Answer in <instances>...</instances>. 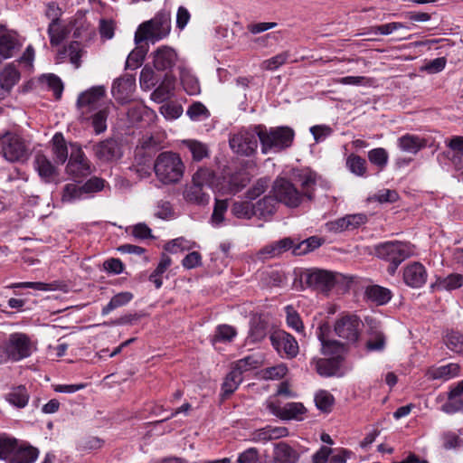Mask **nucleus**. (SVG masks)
I'll list each match as a JSON object with an SVG mask.
<instances>
[{
    "instance_id": "42",
    "label": "nucleus",
    "mask_w": 463,
    "mask_h": 463,
    "mask_svg": "<svg viewBox=\"0 0 463 463\" xmlns=\"http://www.w3.org/2000/svg\"><path fill=\"white\" fill-rule=\"evenodd\" d=\"M151 114L152 110L143 104L132 105L127 113L128 120L133 124L143 121L145 117H149Z\"/></svg>"
},
{
    "instance_id": "59",
    "label": "nucleus",
    "mask_w": 463,
    "mask_h": 463,
    "mask_svg": "<svg viewBox=\"0 0 463 463\" xmlns=\"http://www.w3.org/2000/svg\"><path fill=\"white\" fill-rule=\"evenodd\" d=\"M402 23L392 22L381 25L372 26L369 29V33L388 35L398 29L405 28Z\"/></svg>"
},
{
    "instance_id": "62",
    "label": "nucleus",
    "mask_w": 463,
    "mask_h": 463,
    "mask_svg": "<svg viewBox=\"0 0 463 463\" xmlns=\"http://www.w3.org/2000/svg\"><path fill=\"white\" fill-rule=\"evenodd\" d=\"M310 132L317 143L324 142L326 137H330L334 130L326 125H316L310 128Z\"/></svg>"
},
{
    "instance_id": "11",
    "label": "nucleus",
    "mask_w": 463,
    "mask_h": 463,
    "mask_svg": "<svg viewBox=\"0 0 463 463\" xmlns=\"http://www.w3.org/2000/svg\"><path fill=\"white\" fill-rule=\"evenodd\" d=\"M328 329L329 326L324 324L319 326L317 331V338L321 343V353L327 358L338 360L339 363L343 364L345 354L347 352L346 346L336 340H326L325 334Z\"/></svg>"
},
{
    "instance_id": "22",
    "label": "nucleus",
    "mask_w": 463,
    "mask_h": 463,
    "mask_svg": "<svg viewBox=\"0 0 463 463\" xmlns=\"http://www.w3.org/2000/svg\"><path fill=\"white\" fill-rule=\"evenodd\" d=\"M175 85V78L171 73L166 72L162 82L152 92L151 99L157 103H162L167 100L173 95Z\"/></svg>"
},
{
    "instance_id": "7",
    "label": "nucleus",
    "mask_w": 463,
    "mask_h": 463,
    "mask_svg": "<svg viewBox=\"0 0 463 463\" xmlns=\"http://www.w3.org/2000/svg\"><path fill=\"white\" fill-rule=\"evenodd\" d=\"M260 145H289L293 142L295 131L288 126L270 128L258 125Z\"/></svg>"
},
{
    "instance_id": "63",
    "label": "nucleus",
    "mask_w": 463,
    "mask_h": 463,
    "mask_svg": "<svg viewBox=\"0 0 463 463\" xmlns=\"http://www.w3.org/2000/svg\"><path fill=\"white\" fill-rule=\"evenodd\" d=\"M193 247L190 241H186L184 238H177L172 240L165 245V250L171 252L176 253L177 251H183L190 250Z\"/></svg>"
},
{
    "instance_id": "5",
    "label": "nucleus",
    "mask_w": 463,
    "mask_h": 463,
    "mask_svg": "<svg viewBox=\"0 0 463 463\" xmlns=\"http://www.w3.org/2000/svg\"><path fill=\"white\" fill-rule=\"evenodd\" d=\"M106 90L103 86H94L81 92L77 99V105L82 116H88L100 108L109 107L105 101Z\"/></svg>"
},
{
    "instance_id": "38",
    "label": "nucleus",
    "mask_w": 463,
    "mask_h": 463,
    "mask_svg": "<svg viewBox=\"0 0 463 463\" xmlns=\"http://www.w3.org/2000/svg\"><path fill=\"white\" fill-rule=\"evenodd\" d=\"M317 408L323 412H330L335 403L334 396L326 390H320L315 394Z\"/></svg>"
},
{
    "instance_id": "48",
    "label": "nucleus",
    "mask_w": 463,
    "mask_h": 463,
    "mask_svg": "<svg viewBox=\"0 0 463 463\" xmlns=\"http://www.w3.org/2000/svg\"><path fill=\"white\" fill-rule=\"evenodd\" d=\"M82 49L80 48V43L79 42H71L64 50L61 52L62 54L68 53L70 57V61L74 65L76 69L80 68L81 64L80 58L82 56Z\"/></svg>"
},
{
    "instance_id": "54",
    "label": "nucleus",
    "mask_w": 463,
    "mask_h": 463,
    "mask_svg": "<svg viewBox=\"0 0 463 463\" xmlns=\"http://www.w3.org/2000/svg\"><path fill=\"white\" fill-rule=\"evenodd\" d=\"M139 83L140 87L145 90H150L156 86L157 79L155 71L151 68L145 66L140 72Z\"/></svg>"
},
{
    "instance_id": "26",
    "label": "nucleus",
    "mask_w": 463,
    "mask_h": 463,
    "mask_svg": "<svg viewBox=\"0 0 463 463\" xmlns=\"http://www.w3.org/2000/svg\"><path fill=\"white\" fill-rule=\"evenodd\" d=\"M35 167L42 179L46 183H51L58 177V172L52 164L43 155H38L35 158Z\"/></svg>"
},
{
    "instance_id": "24",
    "label": "nucleus",
    "mask_w": 463,
    "mask_h": 463,
    "mask_svg": "<svg viewBox=\"0 0 463 463\" xmlns=\"http://www.w3.org/2000/svg\"><path fill=\"white\" fill-rule=\"evenodd\" d=\"M463 287V275L451 273L445 278H438L436 282L431 285L433 290L452 291Z\"/></svg>"
},
{
    "instance_id": "53",
    "label": "nucleus",
    "mask_w": 463,
    "mask_h": 463,
    "mask_svg": "<svg viewBox=\"0 0 463 463\" xmlns=\"http://www.w3.org/2000/svg\"><path fill=\"white\" fill-rule=\"evenodd\" d=\"M228 209V202L227 200H215V204L213 208V212L212 214V223L214 226H219L224 221V214Z\"/></svg>"
},
{
    "instance_id": "51",
    "label": "nucleus",
    "mask_w": 463,
    "mask_h": 463,
    "mask_svg": "<svg viewBox=\"0 0 463 463\" xmlns=\"http://www.w3.org/2000/svg\"><path fill=\"white\" fill-rule=\"evenodd\" d=\"M321 245V241L317 237H310L298 245L293 249V254L294 255H302L307 254L309 251L314 250L315 249H317Z\"/></svg>"
},
{
    "instance_id": "34",
    "label": "nucleus",
    "mask_w": 463,
    "mask_h": 463,
    "mask_svg": "<svg viewBox=\"0 0 463 463\" xmlns=\"http://www.w3.org/2000/svg\"><path fill=\"white\" fill-rule=\"evenodd\" d=\"M70 33L67 27H61L60 22L56 20L51 21L48 26V34L50 43L52 46H58L63 40H65Z\"/></svg>"
},
{
    "instance_id": "43",
    "label": "nucleus",
    "mask_w": 463,
    "mask_h": 463,
    "mask_svg": "<svg viewBox=\"0 0 463 463\" xmlns=\"http://www.w3.org/2000/svg\"><path fill=\"white\" fill-rule=\"evenodd\" d=\"M444 343L451 351L463 354V335L458 331L448 332Z\"/></svg>"
},
{
    "instance_id": "58",
    "label": "nucleus",
    "mask_w": 463,
    "mask_h": 463,
    "mask_svg": "<svg viewBox=\"0 0 463 463\" xmlns=\"http://www.w3.org/2000/svg\"><path fill=\"white\" fill-rule=\"evenodd\" d=\"M186 114L193 120L207 118L210 116L209 110L201 102H194L187 109Z\"/></svg>"
},
{
    "instance_id": "61",
    "label": "nucleus",
    "mask_w": 463,
    "mask_h": 463,
    "mask_svg": "<svg viewBox=\"0 0 463 463\" xmlns=\"http://www.w3.org/2000/svg\"><path fill=\"white\" fill-rule=\"evenodd\" d=\"M146 51L143 49H137L131 52L126 61L127 69H137L138 68L143 61L145 60Z\"/></svg>"
},
{
    "instance_id": "8",
    "label": "nucleus",
    "mask_w": 463,
    "mask_h": 463,
    "mask_svg": "<svg viewBox=\"0 0 463 463\" xmlns=\"http://www.w3.org/2000/svg\"><path fill=\"white\" fill-rule=\"evenodd\" d=\"M271 192L277 202L288 207H298L301 203L302 194L292 183L285 178H277Z\"/></svg>"
},
{
    "instance_id": "30",
    "label": "nucleus",
    "mask_w": 463,
    "mask_h": 463,
    "mask_svg": "<svg viewBox=\"0 0 463 463\" xmlns=\"http://www.w3.org/2000/svg\"><path fill=\"white\" fill-rule=\"evenodd\" d=\"M29 392L24 385L15 386L6 393L5 400L16 408H24L29 402Z\"/></svg>"
},
{
    "instance_id": "10",
    "label": "nucleus",
    "mask_w": 463,
    "mask_h": 463,
    "mask_svg": "<svg viewBox=\"0 0 463 463\" xmlns=\"http://www.w3.org/2000/svg\"><path fill=\"white\" fill-rule=\"evenodd\" d=\"M305 281L308 287L327 293L335 287L336 275L328 270L313 269L305 273Z\"/></svg>"
},
{
    "instance_id": "57",
    "label": "nucleus",
    "mask_w": 463,
    "mask_h": 463,
    "mask_svg": "<svg viewBox=\"0 0 463 463\" xmlns=\"http://www.w3.org/2000/svg\"><path fill=\"white\" fill-rule=\"evenodd\" d=\"M16 439L0 437V459L10 463Z\"/></svg>"
},
{
    "instance_id": "3",
    "label": "nucleus",
    "mask_w": 463,
    "mask_h": 463,
    "mask_svg": "<svg viewBox=\"0 0 463 463\" xmlns=\"http://www.w3.org/2000/svg\"><path fill=\"white\" fill-rule=\"evenodd\" d=\"M214 180L213 171L206 168L198 169L192 177V184H187L184 191V199L192 203L205 205L209 203L210 195L204 191L210 188Z\"/></svg>"
},
{
    "instance_id": "40",
    "label": "nucleus",
    "mask_w": 463,
    "mask_h": 463,
    "mask_svg": "<svg viewBox=\"0 0 463 463\" xmlns=\"http://www.w3.org/2000/svg\"><path fill=\"white\" fill-rule=\"evenodd\" d=\"M40 81L46 83L49 90L53 91L56 99H61L63 91V83L61 80L55 74H43L40 77Z\"/></svg>"
},
{
    "instance_id": "47",
    "label": "nucleus",
    "mask_w": 463,
    "mask_h": 463,
    "mask_svg": "<svg viewBox=\"0 0 463 463\" xmlns=\"http://www.w3.org/2000/svg\"><path fill=\"white\" fill-rule=\"evenodd\" d=\"M85 194L82 185L79 186L75 184H68L63 188L61 200L63 203H72L80 200Z\"/></svg>"
},
{
    "instance_id": "50",
    "label": "nucleus",
    "mask_w": 463,
    "mask_h": 463,
    "mask_svg": "<svg viewBox=\"0 0 463 463\" xmlns=\"http://www.w3.org/2000/svg\"><path fill=\"white\" fill-rule=\"evenodd\" d=\"M181 83L184 90L189 95H195L200 91V86L197 79L191 75L188 71H182L180 74Z\"/></svg>"
},
{
    "instance_id": "6",
    "label": "nucleus",
    "mask_w": 463,
    "mask_h": 463,
    "mask_svg": "<svg viewBox=\"0 0 463 463\" xmlns=\"http://www.w3.org/2000/svg\"><path fill=\"white\" fill-rule=\"evenodd\" d=\"M362 326V321L357 316L347 314L335 320L334 331L339 338L345 340L347 344H354L360 336Z\"/></svg>"
},
{
    "instance_id": "27",
    "label": "nucleus",
    "mask_w": 463,
    "mask_h": 463,
    "mask_svg": "<svg viewBox=\"0 0 463 463\" xmlns=\"http://www.w3.org/2000/svg\"><path fill=\"white\" fill-rule=\"evenodd\" d=\"M459 366L457 364L451 363L446 365L431 367L427 371V376L431 380H443L447 381L458 374Z\"/></svg>"
},
{
    "instance_id": "44",
    "label": "nucleus",
    "mask_w": 463,
    "mask_h": 463,
    "mask_svg": "<svg viewBox=\"0 0 463 463\" xmlns=\"http://www.w3.org/2000/svg\"><path fill=\"white\" fill-rule=\"evenodd\" d=\"M255 211L254 204L249 202H236L232 207V213L241 219H250L255 215Z\"/></svg>"
},
{
    "instance_id": "15",
    "label": "nucleus",
    "mask_w": 463,
    "mask_h": 463,
    "mask_svg": "<svg viewBox=\"0 0 463 463\" xmlns=\"http://www.w3.org/2000/svg\"><path fill=\"white\" fill-rule=\"evenodd\" d=\"M66 171L75 178L84 177L90 174V165L84 156L80 146H72Z\"/></svg>"
},
{
    "instance_id": "41",
    "label": "nucleus",
    "mask_w": 463,
    "mask_h": 463,
    "mask_svg": "<svg viewBox=\"0 0 463 463\" xmlns=\"http://www.w3.org/2000/svg\"><path fill=\"white\" fill-rule=\"evenodd\" d=\"M288 373V367L285 364L267 367L260 372V376L263 380H279Z\"/></svg>"
},
{
    "instance_id": "60",
    "label": "nucleus",
    "mask_w": 463,
    "mask_h": 463,
    "mask_svg": "<svg viewBox=\"0 0 463 463\" xmlns=\"http://www.w3.org/2000/svg\"><path fill=\"white\" fill-rule=\"evenodd\" d=\"M269 180L267 178L259 179L253 186L248 190L246 196L250 200H254L261 195L269 187Z\"/></svg>"
},
{
    "instance_id": "35",
    "label": "nucleus",
    "mask_w": 463,
    "mask_h": 463,
    "mask_svg": "<svg viewBox=\"0 0 463 463\" xmlns=\"http://www.w3.org/2000/svg\"><path fill=\"white\" fill-rule=\"evenodd\" d=\"M132 298L133 294L131 292L124 291L118 293L114 297H112L108 305L102 308L101 314L103 316H107L112 310L129 303L132 300Z\"/></svg>"
},
{
    "instance_id": "25",
    "label": "nucleus",
    "mask_w": 463,
    "mask_h": 463,
    "mask_svg": "<svg viewBox=\"0 0 463 463\" xmlns=\"http://www.w3.org/2000/svg\"><path fill=\"white\" fill-rule=\"evenodd\" d=\"M365 297L378 306L387 304L392 298V291L379 285H371L365 288Z\"/></svg>"
},
{
    "instance_id": "28",
    "label": "nucleus",
    "mask_w": 463,
    "mask_h": 463,
    "mask_svg": "<svg viewBox=\"0 0 463 463\" xmlns=\"http://www.w3.org/2000/svg\"><path fill=\"white\" fill-rule=\"evenodd\" d=\"M38 457V451L33 447L19 446L15 442L10 463H33Z\"/></svg>"
},
{
    "instance_id": "23",
    "label": "nucleus",
    "mask_w": 463,
    "mask_h": 463,
    "mask_svg": "<svg viewBox=\"0 0 463 463\" xmlns=\"http://www.w3.org/2000/svg\"><path fill=\"white\" fill-rule=\"evenodd\" d=\"M273 459L276 463H296L298 452L285 442H279L274 447Z\"/></svg>"
},
{
    "instance_id": "21",
    "label": "nucleus",
    "mask_w": 463,
    "mask_h": 463,
    "mask_svg": "<svg viewBox=\"0 0 463 463\" xmlns=\"http://www.w3.org/2000/svg\"><path fill=\"white\" fill-rule=\"evenodd\" d=\"M17 46L18 41L15 34L0 24V57L2 59L11 58Z\"/></svg>"
},
{
    "instance_id": "1",
    "label": "nucleus",
    "mask_w": 463,
    "mask_h": 463,
    "mask_svg": "<svg viewBox=\"0 0 463 463\" xmlns=\"http://www.w3.org/2000/svg\"><path fill=\"white\" fill-rule=\"evenodd\" d=\"M154 169L156 177L165 184H176L184 176V165L179 155L163 152L156 159Z\"/></svg>"
},
{
    "instance_id": "17",
    "label": "nucleus",
    "mask_w": 463,
    "mask_h": 463,
    "mask_svg": "<svg viewBox=\"0 0 463 463\" xmlns=\"http://www.w3.org/2000/svg\"><path fill=\"white\" fill-rule=\"evenodd\" d=\"M403 281L413 288H421L427 281L428 272L420 262L413 261L403 268Z\"/></svg>"
},
{
    "instance_id": "46",
    "label": "nucleus",
    "mask_w": 463,
    "mask_h": 463,
    "mask_svg": "<svg viewBox=\"0 0 463 463\" xmlns=\"http://www.w3.org/2000/svg\"><path fill=\"white\" fill-rule=\"evenodd\" d=\"M285 312L288 326L298 333L303 332L304 325L297 310L291 305H288L285 307Z\"/></svg>"
},
{
    "instance_id": "33",
    "label": "nucleus",
    "mask_w": 463,
    "mask_h": 463,
    "mask_svg": "<svg viewBox=\"0 0 463 463\" xmlns=\"http://www.w3.org/2000/svg\"><path fill=\"white\" fill-rule=\"evenodd\" d=\"M242 380V375L232 368L231 372L226 375L222 385V397L226 398L233 393L241 383Z\"/></svg>"
},
{
    "instance_id": "39",
    "label": "nucleus",
    "mask_w": 463,
    "mask_h": 463,
    "mask_svg": "<svg viewBox=\"0 0 463 463\" xmlns=\"http://www.w3.org/2000/svg\"><path fill=\"white\" fill-rule=\"evenodd\" d=\"M442 159L451 162L456 167H463V146H445L441 152Z\"/></svg>"
},
{
    "instance_id": "16",
    "label": "nucleus",
    "mask_w": 463,
    "mask_h": 463,
    "mask_svg": "<svg viewBox=\"0 0 463 463\" xmlns=\"http://www.w3.org/2000/svg\"><path fill=\"white\" fill-rule=\"evenodd\" d=\"M135 88V76L127 73L113 81L111 92L115 99L123 104L129 100Z\"/></svg>"
},
{
    "instance_id": "13",
    "label": "nucleus",
    "mask_w": 463,
    "mask_h": 463,
    "mask_svg": "<svg viewBox=\"0 0 463 463\" xmlns=\"http://www.w3.org/2000/svg\"><path fill=\"white\" fill-rule=\"evenodd\" d=\"M5 346L9 359L14 361H19L31 354V342L24 334H12Z\"/></svg>"
},
{
    "instance_id": "31",
    "label": "nucleus",
    "mask_w": 463,
    "mask_h": 463,
    "mask_svg": "<svg viewBox=\"0 0 463 463\" xmlns=\"http://www.w3.org/2000/svg\"><path fill=\"white\" fill-rule=\"evenodd\" d=\"M259 137L258 125L253 128H242L230 139V145H254Z\"/></svg>"
},
{
    "instance_id": "14",
    "label": "nucleus",
    "mask_w": 463,
    "mask_h": 463,
    "mask_svg": "<svg viewBox=\"0 0 463 463\" xmlns=\"http://www.w3.org/2000/svg\"><path fill=\"white\" fill-rule=\"evenodd\" d=\"M269 339L272 346L279 354L284 353L288 358H294L298 355V344L290 334L285 331H277L270 335Z\"/></svg>"
},
{
    "instance_id": "45",
    "label": "nucleus",
    "mask_w": 463,
    "mask_h": 463,
    "mask_svg": "<svg viewBox=\"0 0 463 463\" xmlns=\"http://www.w3.org/2000/svg\"><path fill=\"white\" fill-rule=\"evenodd\" d=\"M121 146H96V155L102 161L118 160L122 156Z\"/></svg>"
},
{
    "instance_id": "36",
    "label": "nucleus",
    "mask_w": 463,
    "mask_h": 463,
    "mask_svg": "<svg viewBox=\"0 0 463 463\" xmlns=\"http://www.w3.org/2000/svg\"><path fill=\"white\" fill-rule=\"evenodd\" d=\"M277 201L275 197L264 196L254 204L255 215L260 217L270 216L275 213Z\"/></svg>"
},
{
    "instance_id": "18",
    "label": "nucleus",
    "mask_w": 463,
    "mask_h": 463,
    "mask_svg": "<svg viewBox=\"0 0 463 463\" xmlns=\"http://www.w3.org/2000/svg\"><path fill=\"white\" fill-rule=\"evenodd\" d=\"M153 64L156 71L170 73L177 61L176 52L166 45L157 48L153 53Z\"/></svg>"
},
{
    "instance_id": "64",
    "label": "nucleus",
    "mask_w": 463,
    "mask_h": 463,
    "mask_svg": "<svg viewBox=\"0 0 463 463\" xmlns=\"http://www.w3.org/2000/svg\"><path fill=\"white\" fill-rule=\"evenodd\" d=\"M385 347V336L382 332H375L366 343L369 351H383Z\"/></svg>"
},
{
    "instance_id": "9",
    "label": "nucleus",
    "mask_w": 463,
    "mask_h": 463,
    "mask_svg": "<svg viewBox=\"0 0 463 463\" xmlns=\"http://www.w3.org/2000/svg\"><path fill=\"white\" fill-rule=\"evenodd\" d=\"M291 176L295 182L299 184L303 190V194L308 199L313 198V191L316 185L319 184L325 189H329L330 187L328 181L318 176L309 168L294 169Z\"/></svg>"
},
{
    "instance_id": "37",
    "label": "nucleus",
    "mask_w": 463,
    "mask_h": 463,
    "mask_svg": "<svg viewBox=\"0 0 463 463\" xmlns=\"http://www.w3.org/2000/svg\"><path fill=\"white\" fill-rule=\"evenodd\" d=\"M0 153L9 162L25 161L29 156L26 146H3Z\"/></svg>"
},
{
    "instance_id": "29",
    "label": "nucleus",
    "mask_w": 463,
    "mask_h": 463,
    "mask_svg": "<svg viewBox=\"0 0 463 463\" xmlns=\"http://www.w3.org/2000/svg\"><path fill=\"white\" fill-rule=\"evenodd\" d=\"M109 114V107L100 108L99 110L93 111L88 116H84L86 119H90L91 127L94 132L99 135L107 129V119Z\"/></svg>"
},
{
    "instance_id": "2",
    "label": "nucleus",
    "mask_w": 463,
    "mask_h": 463,
    "mask_svg": "<svg viewBox=\"0 0 463 463\" xmlns=\"http://www.w3.org/2000/svg\"><path fill=\"white\" fill-rule=\"evenodd\" d=\"M171 31V15L169 12L161 11L156 16L141 24L135 33L137 44L149 40L153 43L165 38Z\"/></svg>"
},
{
    "instance_id": "56",
    "label": "nucleus",
    "mask_w": 463,
    "mask_h": 463,
    "mask_svg": "<svg viewBox=\"0 0 463 463\" xmlns=\"http://www.w3.org/2000/svg\"><path fill=\"white\" fill-rule=\"evenodd\" d=\"M258 365L259 361L253 355H248L242 359L238 360L232 368L242 375L244 372L257 368Z\"/></svg>"
},
{
    "instance_id": "19",
    "label": "nucleus",
    "mask_w": 463,
    "mask_h": 463,
    "mask_svg": "<svg viewBox=\"0 0 463 463\" xmlns=\"http://www.w3.org/2000/svg\"><path fill=\"white\" fill-rule=\"evenodd\" d=\"M316 372L322 377L340 376L342 364L331 358H314L311 362Z\"/></svg>"
},
{
    "instance_id": "4",
    "label": "nucleus",
    "mask_w": 463,
    "mask_h": 463,
    "mask_svg": "<svg viewBox=\"0 0 463 463\" xmlns=\"http://www.w3.org/2000/svg\"><path fill=\"white\" fill-rule=\"evenodd\" d=\"M375 254L392 264H401L414 254V246L409 242L386 241L375 247Z\"/></svg>"
},
{
    "instance_id": "52",
    "label": "nucleus",
    "mask_w": 463,
    "mask_h": 463,
    "mask_svg": "<svg viewBox=\"0 0 463 463\" xmlns=\"http://www.w3.org/2000/svg\"><path fill=\"white\" fill-rule=\"evenodd\" d=\"M249 182L250 177L246 173H236L231 175L228 181L230 193H238L245 187Z\"/></svg>"
},
{
    "instance_id": "49",
    "label": "nucleus",
    "mask_w": 463,
    "mask_h": 463,
    "mask_svg": "<svg viewBox=\"0 0 463 463\" xmlns=\"http://www.w3.org/2000/svg\"><path fill=\"white\" fill-rule=\"evenodd\" d=\"M236 335L235 329L228 325H221L216 328L215 334L212 338V343L215 345L218 342H230Z\"/></svg>"
},
{
    "instance_id": "55",
    "label": "nucleus",
    "mask_w": 463,
    "mask_h": 463,
    "mask_svg": "<svg viewBox=\"0 0 463 463\" xmlns=\"http://www.w3.org/2000/svg\"><path fill=\"white\" fill-rule=\"evenodd\" d=\"M289 57L288 52L279 53L270 59L265 60L261 63V68L266 71H274L285 64Z\"/></svg>"
},
{
    "instance_id": "20",
    "label": "nucleus",
    "mask_w": 463,
    "mask_h": 463,
    "mask_svg": "<svg viewBox=\"0 0 463 463\" xmlns=\"http://www.w3.org/2000/svg\"><path fill=\"white\" fill-rule=\"evenodd\" d=\"M463 409V380L453 387L448 395V401L441 406V411L448 414L456 413Z\"/></svg>"
},
{
    "instance_id": "32",
    "label": "nucleus",
    "mask_w": 463,
    "mask_h": 463,
    "mask_svg": "<svg viewBox=\"0 0 463 463\" xmlns=\"http://www.w3.org/2000/svg\"><path fill=\"white\" fill-rule=\"evenodd\" d=\"M20 72L14 64H8L0 75L1 88L9 91L20 80Z\"/></svg>"
},
{
    "instance_id": "12",
    "label": "nucleus",
    "mask_w": 463,
    "mask_h": 463,
    "mask_svg": "<svg viewBox=\"0 0 463 463\" xmlns=\"http://www.w3.org/2000/svg\"><path fill=\"white\" fill-rule=\"evenodd\" d=\"M267 408L273 415L283 420H302L307 412L306 407L301 402H288L281 407L275 402L269 401Z\"/></svg>"
}]
</instances>
